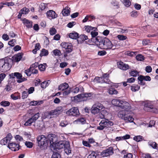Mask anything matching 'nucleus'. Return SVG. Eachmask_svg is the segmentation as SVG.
Listing matches in <instances>:
<instances>
[{"label": "nucleus", "mask_w": 158, "mask_h": 158, "mask_svg": "<svg viewBox=\"0 0 158 158\" xmlns=\"http://www.w3.org/2000/svg\"><path fill=\"white\" fill-rule=\"evenodd\" d=\"M97 45L100 48L106 50L110 49L113 50L116 49L110 40L106 37H102Z\"/></svg>", "instance_id": "nucleus-1"}, {"label": "nucleus", "mask_w": 158, "mask_h": 158, "mask_svg": "<svg viewBox=\"0 0 158 158\" xmlns=\"http://www.w3.org/2000/svg\"><path fill=\"white\" fill-rule=\"evenodd\" d=\"M54 150L64 148L65 153L68 155L70 154L71 150L70 149L69 143L68 141H60L55 143L52 148Z\"/></svg>", "instance_id": "nucleus-2"}, {"label": "nucleus", "mask_w": 158, "mask_h": 158, "mask_svg": "<svg viewBox=\"0 0 158 158\" xmlns=\"http://www.w3.org/2000/svg\"><path fill=\"white\" fill-rule=\"evenodd\" d=\"M130 110H121L119 111L118 114V117L125 121L126 123H131L133 122L134 118L130 115Z\"/></svg>", "instance_id": "nucleus-3"}, {"label": "nucleus", "mask_w": 158, "mask_h": 158, "mask_svg": "<svg viewBox=\"0 0 158 158\" xmlns=\"http://www.w3.org/2000/svg\"><path fill=\"white\" fill-rule=\"evenodd\" d=\"M113 125L112 122L109 120L107 119L102 120L99 123V126L97 127V129L99 130H102L108 128L110 127Z\"/></svg>", "instance_id": "nucleus-4"}, {"label": "nucleus", "mask_w": 158, "mask_h": 158, "mask_svg": "<svg viewBox=\"0 0 158 158\" xmlns=\"http://www.w3.org/2000/svg\"><path fill=\"white\" fill-rule=\"evenodd\" d=\"M38 145L41 148L47 147L48 145V140L47 137L43 135L38 136L37 138Z\"/></svg>", "instance_id": "nucleus-5"}, {"label": "nucleus", "mask_w": 158, "mask_h": 158, "mask_svg": "<svg viewBox=\"0 0 158 158\" xmlns=\"http://www.w3.org/2000/svg\"><path fill=\"white\" fill-rule=\"evenodd\" d=\"M93 94L92 93H83L74 97L75 100L78 101H85L91 99Z\"/></svg>", "instance_id": "nucleus-6"}, {"label": "nucleus", "mask_w": 158, "mask_h": 158, "mask_svg": "<svg viewBox=\"0 0 158 158\" xmlns=\"http://www.w3.org/2000/svg\"><path fill=\"white\" fill-rule=\"evenodd\" d=\"M10 68L9 61L4 59H0V70L2 72H5Z\"/></svg>", "instance_id": "nucleus-7"}, {"label": "nucleus", "mask_w": 158, "mask_h": 158, "mask_svg": "<svg viewBox=\"0 0 158 158\" xmlns=\"http://www.w3.org/2000/svg\"><path fill=\"white\" fill-rule=\"evenodd\" d=\"M104 108L103 105L99 102L94 104L91 109V112L94 114H96L100 112V110Z\"/></svg>", "instance_id": "nucleus-8"}, {"label": "nucleus", "mask_w": 158, "mask_h": 158, "mask_svg": "<svg viewBox=\"0 0 158 158\" xmlns=\"http://www.w3.org/2000/svg\"><path fill=\"white\" fill-rule=\"evenodd\" d=\"M144 110L147 111H149L153 113H157L158 110L155 108L154 106L151 103L148 102L144 104Z\"/></svg>", "instance_id": "nucleus-9"}, {"label": "nucleus", "mask_w": 158, "mask_h": 158, "mask_svg": "<svg viewBox=\"0 0 158 158\" xmlns=\"http://www.w3.org/2000/svg\"><path fill=\"white\" fill-rule=\"evenodd\" d=\"M96 31H92L91 32V40L93 43H95L96 45L98 43L99 41L101 38V37L97 36L98 33Z\"/></svg>", "instance_id": "nucleus-10"}, {"label": "nucleus", "mask_w": 158, "mask_h": 158, "mask_svg": "<svg viewBox=\"0 0 158 158\" xmlns=\"http://www.w3.org/2000/svg\"><path fill=\"white\" fill-rule=\"evenodd\" d=\"M47 139L48 140V143H49L50 147L52 148L57 142V137L55 135L49 134L48 135Z\"/></svg>", "instance_id": "nucleus-11"}, {"label": "nucleus", "mask_w": 158, "mask_h": 158, "mask_svg": "<svg viewBox=\"0 0 158 158\" xmlns=\"http://www.w3.org/2000/svg\"><path fill=\"white\" fill-rule=\"evenodd\" d=\"M114 153V148L110 147L103 150L101 153V155L103 157H106L112 155Z\"/></svg>", "instance_id": "nucleus-12"}, {"label": "nucleus", "mask_w": 158, "mask_h": 158, "mask_svg": "<svg viewBox=\"0 0 158 158\" xmlns=\"http://www.w3.org/2000/svg\"><path fill=\"white\" fill-rule=\"evenodd\" d=\"M67 114L76 116L78 115L80 113L77 107H73L66 112Z\"/></svg>", "instance_id": "nucleus-13"}, {"label": "nucleus", "mask_w": 158, "mask_h": 158, "mask_svg": "<svg viewBox=\"0 0 158 158\" xmlns=\"http://www.w3.org/2000/svg\"><path fill=\"white\" fill-rule=\"evenodd\" d=\"M61 46L65 49L64 51L68 52H71L73 50L72 45L69 42H63L61 44Z\"/></svg>", "instance_id": "nucleus-14"}, {"label": "nucleus", "mask_w": 158, "mask_h": 158, "mask_svg": "<svg viewBox=\"0 0 158 158\" xmlns=\"http://www.w3.org/2000/svg\"><path fill=\"white\" fill-rule=\"evenodd\" d=\"M120 107L124 109V110L127 111L130 110L131 108L130 104L128 102L123 100H122L121 101Z\"/></svg>", "instance_id": "nucleus-15"}, {"label": "nucleus", "mask_w": 158, "mask_h": 158, "mask_svg": "<svg viewBox=\"0 0 158 158\" xmlns=\"http://www.w3.org/2000/svg\"><path fill=\"white\" fill-rule=\"evenodd\" d=\"M8 147L10 149L14 151H18L19 149V145L18 143H9L8 144Z\"/></svg>", "instance_id": "nucleus-16"}, {"label": "nucleus", "mask_w": 158, "mask_h": 158, "mask_svg": "<svg viewBox=\"0 0 158 158\" xmlns=\"http://www.w3.org/2000/svg\"><path fill=\"white\" fill-rule=\"evenodd\" d=\"M62 109V108L61 107H58L54 110L50 111V114H51L52 118L60 114Z\"/></svg>", "instance_id": "nucleus-17"}, {"label": "nucleus", "mask_w": 158, "mask_h": 158, "mask_svg": "<svg viewBox=\"0 0 158 158\" xmlns=\"http://www.w3.org/2000/svg\"><path fill=\"white\" fill-rule=\"evenodd\" d=\"M48 17L50 19H54L57 17V15L52 10H50L46 13Z\"/></svg>", "instance_id": "nucleus-18"}, {"label": "nucleus", "mask_w": 158, "mask_h": 158, "mask_svg": "<svg viewBox=\"0 0 158 158\" xmlns=\"http://www.w3.org/2000/svg\"><path fill=\"white\" fill-rule=\"evenodd\" d=\"M16 77L18 79L17 80V82L19 83L27 80L26 78L22 76L21 73L18 72H17Z\"/></svg>", "instance_id": "nucleus-19"}, {"label": "nucleus", "mask_w": 158, "mask_h": 158, "mask_svg": "<svg viewBox=\"0 0 158 158\" xmlns=\"http://www.w3.org/2000/svg\"><path fill=\"white\" fill-rule=\"evenodd\" d=\"M118 67L120 69L123 70H126L129 69V66L127 64H126L122 62H120L118 64Z\"/></svg>", "instance_id": "nucleus-20"}, {"label": "nucleus", "mask_w": 158, "mask_h": 158, "mask_svg": "<svg viewBox=\"0 0 158 158\" xmlns=\"http://www.w3.org/2000/svg\"><path fill=\"white\" fill-rule=\"evenodd\" d=\"M95 81L97 82L98 83H108V80H106V81H105L103 79V78L102 77H96L94 80Z\"/></svg>", "instance_id": "nucleus-21"}, {"label": "nucleus", "mask_w": 158, "mask_h": 158, "mask_svg": "<svg viewBox=\"0 0 158 158\" xmlns=\"http://www.w3.org/2000/svg\"><path fill=\"white\" fill-rule=\"evenodd\" d=\"M23 22L24 25L27 28H31L32 26V22L25 19H24L23 20Z\"/></svg>", "instance_id": "nucleus-22"}, {"label": "nucleus", "mask_w": 158, "mask_h": 158, "mask_svg": "<svg viewBox=\"0 0 158 158\" xmlns=\"http://www.w3.org/2000/svg\"><path fill=\"white\" fill-rule=\"evenodd\" d=\"M69 85L68 84L64 83L60 85L58 87V90H62L64 91L65 89H66L69 87Z\"/></svg>", "instance_id": "nucleus-23"}, {"label": "nucleus", "mask_w": 158, "mask_h": 158, "mask_svg": "<svg viewBox=\"0 0 158 158\" xmlns=\"http://www.w3.org/2000/svg\"><path fill=\"white\" fill-rule=\"evenodd\" d=\"M122 100L117 99H114L112 100V104L115 106L120 107Z\"/></svg>", "instance_id": "nucleus-24"}, {"label": "nucleus", "mask_w": 158, "mask_h": 158, "mask_svg": "<svg viewBox=\"0 0 158 158\" xmlns=\"http://www.w3.org/2000/svg\"><path fill=\"white\" fill-rule=\"evenodd\" d=\"M85 30L88 32H89L91 30L96 31L97 30V28L89 26H85Z\"/></svg>", "instance_id": "nucleus-25"}, {"label": "nucleus", "mask_w": 158, "mask_h": 158, "mask_svg": "<svg viewBox=\"0 0 158 158\" xmlns=\"http://www.w3.org/2000/svg\"><path fill=\"white\" fill-rule=\"evenodd\" d=\"M75 122L77 124H84L85 123L86 120L84 118H80L75 120Z\"/></svg>", "instance_id": "nucleus-26"}, {"label": "nucleus", "mask_w": 158, "mask_h": 158, "mask_svg": "<svg viewBox=\"0 0 158 158\" xmlns=\"http://www.w3.org/2000/svg\"><path fill=\"white\" fill-rule=\"evenodd\" d=\"M149 146L151 147L153 149H156L157 147V144L155 142L152 141H149L148 142Z\"/></svg>", "instance_id": "nucleus-27"}, {"label": "nucleus", "mask_w": 158, "mask_h": 158, "mask_svg": "<svg viewBox=\"0 0 158 158\" xmlns=\"http://www.w3.org/2000/svg\"><path fill=\"white\" fill-rule=\"evenodd\" d=\"M78 36V34L77 32L70 33L69 35V38L73 39H77Z\"/></svg>", "instance_id": "nucleus-28"}, {"label": "nucleus", "mask_w": 158, "mask_h": 158, "mask_svg": "<svg viewBox=\"0 0 158 158\" xmlns=\"http://www.w3.org/2000/svg\"><path fill=\"white\" fill-rule=\"evenodd\" d=\"M120 1L127 7H129L131 5V2L129 0H120Z\"/></svg>", "instance_id": "nucleus-29"}, {"label": "nucleus", "mask_w": 158, "mask_h": 158, "mask_svg": "<svg viewBox=\"0 0 158 158\" xmlns=\"http://www.w3.org/2000/svg\"><path fill=\"white\" fill-rule=\"evenodd\" d=\"M140 89V86L137 85H134L131 86V90L133 92L138 91Z\"/></svg>", "instance_id": "nucleus-30"}, {"label": "nucleus", "mask_w": 158, "mask_h": 158, "mask_svg": "<svg viewBox=\"0 0 158 158\" xmlns=\"http://www.w3.org/2000/svg\"><path fill=\"white\" fill-rule=\"evenodd\" d=\"M143 77V76L142 75L139 76L138 77V79L139 81H140V82H139L138 83L142 85H144L145 84V82L143 81L144 80Z\"/></svg>", "instance_id": "nucleus-31"}, {"label": "nucleus", "mask_w": 158, "mask_h": 158, "mask_svg": "<svg viewBox=\"0 0 158 158\" xmlns=\"http://www.w3.org/2000/svg\"><path fill=\"white\" fill-rule=\"evenodd\" d=\"M109 74H108L107 73H104L103 75V76L102 77L103 78L104 80H105V81H106V80H108V83H106L108 84H110L112 83L111 81L108 79Z\"/></svg>", "instance_id": "nucleus-32"}, {"label": "nucleus", "mask_w": 158, "mask_h": 158, "mask_svg": "<svg viewBox=\"0 0 158 158\" xmlns=\"http://www.w3.org/2000/svg\"><path fill=\"white\" fill-rule=\"evenodd\" d=\"M23 54L22 53H20L17 54L15 56V60L16 61H19L22 58Z\"/></svg>", "instance_id": "nucleus-33"}, {"label": "nucleus", "mask_w": 158, "mask_h": 158, "mask_svg": "<svg viewBox=\"0 0 158 158\" xmlns=\"http://www.w3.org/2000/svg\"><path fill=\"white\" fill-rule=\"evenodd\" d=\"M51 158H61L60 155L56 152L53 151Z\"/></svg>", "instance_id": "nucleus-34"}, {"label": "nucleus", "mask_w": 158, "mask_h": 158, "mask_svg": "<svg viewBox=\"0 0 158 158\" xmlns=\"http://www.w3.org/2000/svg\"><path fill=\"white\" fill-rule=\"evenodd\" d=\"M62 13L63 16H67L69 15L70 11L68 8H65L62 10Z\"/></svg>", "instance_id": "nucleus-35"}, {"label": "nucleus", "mask_w": 158, "mask_h": 158, "mask_svg": "<svg viewBox=\"0 0 158 158\" xmlns=\"http://www.w3.org/2000/svg\"><path fill=\"white\" fill-rule=\"evenodd\" d=\"M48 52L47 50L43 49L42 50L41 53L40 54V56H46L48 55Z\"/></svg>", "instance_id": "nucleus-36"}, {"label": "nucleus", "mask_w": 158, "mask_h": 158, "mask_svg": "<svg viewBox=\"0 0 158 158\" xmlns=\"http://www.w3.org/2000/svg\"><path fill=\"white\" fill-rule=\"evenodd\" d=\"M108 93L110 94H117L118 93V91L114 88H110L108 90Z\"/></svg>", "instance_id": "nucleus-37"}, {"label": "nucleus", "mask_w": 158, "mask_h": 158, "mask_svg": "<svg viewBox=\"0 0 158 158\" xmlns=\"http://www.w3.org/2000/svg\"><path fill=\"white\" fill-rule=\"evenodd\" d=\"M97 155V153L96 152L93 151L91 154L88 156L87 158H96Z\"/></svg>", "instance_id": "nucleus-38"}, {"label": "nucleus", "mask_w": 158, "mask_h": 158, "mask_svg": "<svg viewBox=\"0 0 158 158\" xmlns=\"http://www.w3.org/2000/svg\"><path fill=\"white\" fill-rule=\"evenodd\" d=\"M129 73L131 76L133 77H136L139 75V72L136 70L131 71Z\"/></svg>", "instance_id": "nucleus-39"}, {"label": "nucleus", "mask_w": 158, "mask_h": 158, "mask_svg": "<svg viewBox=\"0 0 158 158\" xmlns=\"http://www.w3.org/2000/svg\"><path fill=\"white\" fill-rule=\"evenodd\" d=\"M117 38L120 41H123L126 40L127 38L126 36L121 35H118L117 36Z\"/></svg>", "instance_id": "nucleus-40"}, {"label": "nucleus", "mask_w": 158, "mask_h": 158, "mask_svg": "<svg viewBox=\"0 0 158 158\" xmlns=\"http://www.w3.org/2000/svg\"><path fill=\"white\" fill-rule=\"evenodd\" d=\"M133 139L137 142H139L142 140L143 139V137L140 135H138L137 136H135Z\"/></svg>", "instance_id": "nucleus-41"}, {"label": "nucleus", "mask_w": 158, "mask_h": 158, "mask_svg": "<svg viewBox=\"0 0 158 158\" xmlns=\"http://www.w3.org/2000/svg\"><path fill=\"white\" fill-rule=\"evenodd\" d=\"M34 122L31 118H29L24 123V125L26 126H30L32 123Z\"/></svg>", "instance_id": "nucleus-42"}, {"label": "nucleus", "mask_w": 158, "mask_h": 158, "mask_svg": "<svg viewBox=\"0 0 158 158\" xmlns=\"http://www.w3.org/2000/svg\"><path fill=\"white\" fill-rule=\"evenodd\" d=\"M39 115V113H37L31 118L34 122H35L39 118L40 116Z\"/></svg>", "instance_id": "nucleus-43"}, {"label": "nucleus", "mask_w": 158, "mask_h": 158, "mask_svg": "<svg viewBox=\"0 0 158 158\" xmlns=\"http://www.w3.org/2000/svg\"><path fill=\"white\" fill-rule=\"evenodd\" d=\"M83 35H80L79 36H78L77 38V41L78 43H81L84 41L83 40Z\"/></svg>", "instance_id": "nucleus-44"}, {"label": "nucleus", "mask_w": 158, "mask_h": 158, "mask_svg": "<svg viewBox=\"0 0 158 158\" xmlns=\"http://www.w3.org/2000/svg\"><path fill=\"white\" fill-rule=\"evenodd\" d=\"M136 58L138 61H143L144 59V56L141 54L137 55L136 56Z\"/></svg>", "instance_id": "nucleus-45"}, {"label": "nucleus", "mask_w": 158, "mask_h": 158, "mask_svg": "<svg viewBox=\"0 0 158 158\" xmlns=\"http://www.w3.org/2000/svg\"><path fill=\"white\" fill-rule=\"evenodd\" d=\"M52 52L55 56H60L61 53L60 51L58 49L54 50Z\"/></svg>", "instance_id": "nucleus-46"}, {"label": "nucleus", "mask_w": 158, "mask_h": 158, "mask_svg": "<svg viewBox=\"0 0 158 158\" xmlns=\"http://www.w3.org/2000/svg\"><path fill=\"white\" fill-rule=\"evenodd\" d=\"M1 105L4 106H8L10 105V102L7 101H2L1 103Z\"/></svg>", "instance_id": "nucleus-47"}, {"label": "nucleus", "mask_w": 158, "mask_h": 158, "mask_svg": "<svg viewBox=\"0 0 158 158\" xmlns=\"http://www.w3.org/2000/svg\"><path fill=\"white\" fill-rule=\"evenodd\" d=\"M25 73L27 76H30L31 74V68L30 67L27 70H25Z\"/></svg>", "instance_id": "nucleus-48"}, {"label": "nucleus", "mask_w": 158, "mask_h": 158, "mask_svg": "<svg viewBox=\"0 0 158 158\" xmlns=\"http://www.w3.org/2000/svg\"><path fill=\"white\" fill-rule=\"evenodd\" d=\"M16 40L15 39H12L8 42V44L11 46L13 47L15 44Z\"/></svg>", "instance_id": "nucleus-49"}, {"label": "nucleus", "mask_w": 158, "mask_h": 158, "mask_svg": "<svg viewBox=\"0 0 158 158\" xmlns=\"http://www.w3.org/2000/svg\"><path fill=\"white\" fill-rule=\"evenodd\" d=\"M150 43V40L148 39H144L142 41V44L143 45H147Z\"/></svg>", "instance_id": "nucleus-50"}, {"label": "nucleus", "mask_w": 158, "mask_h": 158, "mask_svg": "<svg viewBox=\"0 0 158 158\" xmlns=\"http://www.w3.org/2000/svg\"><path fill=\"white\" fill-rule=\"evenodd\" d=\"M131 16L133 18H136L138 16L137 12L134 10L131 13Z\"/></svg>", "instance_id": "nucleus-51"}, {"label": "nucleus", "mask_w": 158, "mask_h": 158, "mask_svg": "<svg viewBox=\"0 0 158 158\" xmlns=\"http://www.w3.org/2000/svg\"><path fill=\"white\" fill-rule=\"evenodd\" d=\"M50 33L51 35H53L56 32V30L54 28H51L50 30Z\"/></svg>", "instance_id": "nucleus-52"}, {"label": "nucleus", "mask_w": 158, "mask_h": 158, "mask_svg": "<svg viewBox=\"0 0 158 158\" xmlns=\"http://www.w3.org/2000/svg\"><path fill=\"white\" fill-rule=\"evenodd\" d=\"M25 145L27 147L31 148L33 147V143L31 142L26 141Z\"/></svg>", "instance_id": "nucleus-53"}, {"label": "nucleus", "mask_w": 158, "mask_h": 158, "mask_svg": "<svg viewBox=\"0 0 158 158\" xmlns=\"http://www.w3.org/2000/svg\"><path fill=\"white\" fill-rule=\"evenodd\" d=\"M47 5L46 3H41L40 6V8L41 10H44L47 7Z\"/></svg>", "instance_id": "nucleus-54"}, {"label": "nucleus", "mask_w": 158, "mask_h": 158, "mask_svg": "<svg viewBox=\"0 0 158 158\" xmlns=\"http://www.w3.org/2000/svg\"><path fill=\"white\" fill-rule=\"evenodd\" d=\"M68 124V123L66 121H62L60 123V126L62 127H64Z\"/></svg>", "instance_id": "nucleus-55"}, {"label": "nucleus", "mask_w": 158, "mask_h": 158, "mask_svg": "<svg viewBox=\"0 0 158 158\" xmlns=\"http://www.w3.org/2000/svg\"><path fill=\"white\" fill-rule=\"evenodd\" d=\"M38 68L41 71H44L45 69V67L42 64H40L38 65Z\"/></svg>", "instance_id": "nucleus-56"}, {"label": "nucleus", "mask_w": 158, "mask_h": 158, "mask_svg": "<svg viewBox=\"0 0 158 158\" xmlns=\"http://www.w3.org/2000/svg\"><path fill=\"white\" fill-rule=\"evenodd\" d=\"M48 82L46 81L43 82L40 84L41 87L42 88H45L47 86Z\"/></svg>", "instance_id": "nucleus-57"}, {"label": "nucleus", "mask_w": 158, "mask_h": 158, "mask_svg": "<svg viewBox=\"0 0 158 158\" xmlns=\"http://www.w3.org/2000/svg\"><path fill=\"white\" fill-rule=\"evenodd\" d=\"M50 111L46 112L45 113L44 116L46 118H52V116L51 114H50Z\"/></svg>", "instance_id": "nucleus-58"}, {"label": "nucleus", "mask_w": 158, "mask_h": 158, "mask_svg": "<svg viewBox=\"0 0 158 158\" xmlns=\"http://www.w3.org/2000/svg\"><path fill=\"white\" fill-rule=\"evenodd\" d=\"M71 92V89H67L63 92V94L64 96H66L69 94Z\"/></svg>", "instance_id": "nucleus-59"}, {"label": "nucleus", "mask_w": 158, "mask_h": 158, "mask_svg": "<svg viewBox=\"0 0 158 158\" xmlns=\"http://www.w3.org/2000/svg\"><path fill=\"white\" fill-rule=\"evenodd\" d=\"M146 71L148 73H150L152 72V68L151 66H147L145 69Z\"/></svg>", "instance_id": "nucleus-60"}, {"label": "nucleus", "mask_w": 158, "mask_h": 158, "mask_svg": "<svg viewBox=\"0 0 158 158\" xmlns=\"http://www.w3.org/2000/svg\"><path fill=\"white\" fill-rule=\"evenodd\" d=\"M9 142L7 139V138H4L1 141V143L2 144L5 145Z\"/></svg>", "instance_id": "nucleus-61"}, {"label": "nucleus", "mask_w": 158, "mask_h": 158, "mask_svg": "<svg viewBox=\"0 0 158 158\" xmlns=\"http://www.w3.org/2000/svg\"><path fill=\"white\" fill-rule=\"evenodd\" d=\"M106 54V52L104 50L100 51H98V54L101 56H103L105 55Z\"/></svg>", "instance_id": "nucleus-62"}, {"label": "nucleus", "mask_w": 158, "mask_h": 158, "mask_svg": "<svg viewBox=\"0 0 158 158\" xmlns=\"http://www.w3.org/2000/svg\"><path fill=\"white\" fill-rule=\"evenodd\" d=\"M28 95L27 92L24 91L22 93V98L23 99L26 98Z\"/></svg>", "instance_id": "nucleus-63"}, {"label": "nucleus", "mask_w": 158, "mask_h": 158, "mask_svg": "<svg viewBox=\"0 0 158 158\" xmlns=\"http://www.w3.org/2000/svg\"><path fill=\"white\" fill-rule=\"evenodd\" d=\"M111 3L114 6H116L117 8H118L119 7L118 2L116 0L113 1L111 2Z\"/></svg>", "instance_id": "nucleus-64"}]
</instances>
